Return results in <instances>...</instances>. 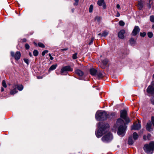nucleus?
Wrapping results in <instances>:
<instances>
[{"instance_id": "1", "label": "nucleus", "mask_w": 154, "mask_h": 154, "mask_svg": "<svg viewBox=\"0 0 154 154\" xmlns=\"http://www.w3.org/2000/svg\"><path fill=\"white\" fill-rule=\"evenodd\" d=\"M115 126L116 127H118L117 133L119 135L123 137L125 134L126 126L124 121L121 118L118 119L116 122Z\"/></svg>"}, {"instance_id": "2", "label": "nucleus", "mask_w": 154, "mask_h": 154, "mask_svg": "<svg viewBox=\"0 0 154 154\" xmlns=\"http://www.w3.org/2000/svg\"><path fill=\"white\" fill-rule=\"evenodd\" d=\"M98 127L100 128L97 131H96L95 134L97 137L100 138L107 131L109 125L100 122L98 124Z\"/></svg>"}, {"instance_id": "3", "label": "nucleus", "mask_w": 154, "mask_h": 154, "mask_svg": "<svg viewBox=\"0 0 154 154\" xmlns=\"http://www.w3.org/2000/svg\"><path fill=\"white\" fill-rule=\"evenodd\" d=\"M143 149L147 154H152L154 151V141H151L149 143L145 144Z\"/></svg>"}, {"instance_id": "4", "label": "nucleus", "mask_w": 154, "mask_h": 154, "mask_svg": "<svg viewBox=\"0 0 154 154\" xmlns=\"http://www.w3.org/2000/svg\"><path fill=\"white\" fill-rule=\"evenodd\" d=\"M95 118L97 121L105 120L107 119L106 112L105 111H97L96 113Z\"/></svg>"}, {"instance_id": "5", "label": "nucleus", "mask_w": 154, "mask_h": 154, "mask_svg": "<svg viewBox=\"0 0 154 154\" xmlns=\"http://www.w3.org/2000/svg\"><path fill=\"white\" fill-rule=\"evenodd\" d=\"M120 114L121 117L124 119L127 123L130 122L129 118L127 116V112L125 110H121Z\"/></svg>"}, {"instance_id": "6", "label": "nucleus", "mask_w": 154, "mask_h": 154, "mask_svg": "<svg viewBox=\"0 0 154 154\" xmlns=\"http://www.w3.org/2000/svg\"><path fill=\"white\" fill-rule=\"evenodd\" d=\"M112 139V134L109 133L107 134L101 138L102 141L105 143H108Z\"/></svg>"}, {"instance_id": "7", "label": "nucleus", "mask_w": 154, "mask_h": 154, "mask_svg": "<svg viewBox=\"0 0 154 154\" xmlns=\"http://www.w3.org/2000/svg\"><path fill=\"white\" fill-rule=\"evenodd\" d=\"M72 68H71L70 66H67L63 67L61 69L60 72L62 75H66L67 74L66 72H72Z\"/></svg>"}, {"instance_id": "8", "label": "nucleus", "mask_w": 154, "mask_h": 154, "mask_svg": "<svg viewBox=\"0 0 154 154\" xmlns=\"http://www.w3.org/2000/svg\"><path fill=\"white\" fill-rule=\"evenodd\" d=\"M11 55L12 57H14L17 60L20 59L21 55V53L19 51H17L15 53L13 51H11Z\"/></svg>"}, {"instance_id": "9", "label": "nucleus", "mask_w": 154, "mask_h": 154, "mask_svg": "<svg viewBox=\"0 0 154 154\" xmlns=\"http://www.w3.org/2000/svg\"><path fill=\"white\" fill-rule=\"evenodd\" d=\"M140 29L138 26H135L131 33L132 35L136 36L140 32Z\"/></svg>"}, {"instance_id": "10", "label": "nucleus", "mask_w": 154, "mask_h": 154, "mask_svg": "<svg viewBox=\"0 0 154 154\" xmlns=\"http://www.w3.org/2000/svg\"><path fill=\"white\" fill-rule=\"evenodd\" d=\"M141 128L140 124L138 122L134 124L131 127V130H138Z\"/></svg>"}, {"instance_id": "11", "label": "nucleus", "mask_w": 154, "mask_h": 154, "mask_svg": "<svg viewBox=\"0 0 154 154\" xmlns=\"http://www.w3.org/2000/svg\"><path fill=\"white\" fill-rule=\"evenodd\" d=\"M147 92L149 94L152 95L154 94V87L150 85L149 86L147 89Z\"/></svg>"}, {"instance_id": "12", "label": "nucleus", "mask_w": 154, "mask_h": 154, "mask_svg": "<svg viewBox=\"0 0 154 154\" xmlns=\"http://www.w3.org/2000/svg\"><path fill=\"white\" fill-rule=\"evenodd\" d=\"M97 5L99 6H101L103 5V8L104 9L106 8V6L104 2V0H98L97 2Z\"/></svg>"}, {"instance_id": "13", "label": "nucleus", "mask_w": 154, "mask_h": 154, "mask_svg": "<svg viewBox=\"0 0 154 154\" xmlns=\"http://www.w3.org/2000/svg\"><path fill=\"white\" fill-rule=\"evenodd\" d=\"M125 33V30L122 29L120 30L118 34L119 37L121 39H123L124 38V34Z\"/></svg>"}, {"instance_id": "14", "label": "nucleus", "mask_w": 154, "mask_h": 154, "mask_svg": "<svg viewBox=\"0 0 154 154\" xmlns=\"http://www.w3.org/2000/svg\"><path fill=\"white\" fill-rule=\"evenodd\" d=\"M17 85L14 84L13 86L14 89L11 90L10 91V94L12 95H14L17 92V91L16 89Z\"/></svg>"}, {"instance_id": "15", "label": "nucleus", "mask_w": 154, "mask_h": 154, "mask_svg": "<svg viewBox=\"0 0 154 154\" xmlns=\"http://www.w3.org/2000/svg\"><path fill=\"white\" fill-rule=\"evenodd\" d=\"M116 116V113L114 112H112L107 114H106L107 119H112L114 118Z\"/></svg>"}, {"instance_id": "16", "label": "nucleus", "mask_w": 154, "mask_h": 154, "mask_svg": "<svg viewBox=\"0 0 154 154\" xmlns=\"http://www.w3.org/2000/svg\"><path fill=\"white\" fill-rule=\"evenodd\" d=\"M152 125L151 122L147 123L146 126V130L149 131H152L153 128H152Z\"/></svg>"}, {"instance_id": "17", "label": "nucleus", "mask_w": 154, "mask_h": 154, "mask_svg": "<svg viewBox=\"0 0 154 154\" xmlns=\"http://www.w3.org/2000/svg\"><path fill=\"white\" fill-rule=\"evenodd\" d=\"M75 73L79 76H82L84 75L83 72L79 69H76L75 70Z\"/></svg>"}, {"instance_id": "18", "label": "nucleus", "mask_w": 154, "mask_h": 154, "mask_svg": "<svg viewBox=\"0 0 154 154\" xmlns=\"http://www.w3.org/2000/svg\"><path fill=\"white\" fill-rule=\"evenodd\" d=\"M97 71L96 69L94 68H92L90 69V72L92 75H95L97 74Z\"/></svg>"}, {"instance_id": "19", "label": "nucleus", "mask_w": 154, "mask_h": 154, "mask_svg": "<svg viewBox=\"0 0 154 154\" xmlns=\"http://www.w3.org/2000/svg\"><path fill=\"white\" fill-rule=\"evenodd\" d=\"M97 75L99 78H102L104 77L105 75V73L103 71H97Z\"/></svg>"}, {"instance_id": "20", "label": "nucleus", "mask_w": 154, "mask_h": 154, "mask_svg": "<svg viewBox=\"0 0 154 154\" xmlns=\"http://www.w3.org/2000/svg\"><path fill=\"white\" fill-rule=\"evenodd\" d=\"M108 62V60L106 59L103 60L102 61V63L103 65H102L101 66V67L103 69L104 68Z\"/></svg>"}, {"instance_id": "21", "label": "nucleus", "mask_w": 154, "mask_h": 154, "mask_svg": "<svg viewBox=\"0 0 154 154\" xmlns=\"http://www.w3.org/2000/svg\"><path fill=\"white\" fill-rule=\"evenodd\" d=\"M143 2L142 1H139L138 4L137 5L138 8L141 10L143 8Z\"/></svg>"}, {"instance_id": "22", "label": "nucleus", "mask_w": 154, "mask_h": 154, "mask_svg": "<svg viewBox=\"0 0 154 154\" xmlns=\"http://www.w3.org/2000/svg\"><path fill=\"white\" fill-rule=\"evenodd\" d=\"M134 141L133 140L131 136L129 137L128 138V143L129 145H131L133 144Z\"/></svg>"}, {"instance_id": "23", "label": "nucleus", "mask_w": 154, "mask_h": 154, "mask_svg": "<svg viewBox=\"0 0 154 154\" xmlns=\"http://www.w3.org/2000/svg\"><path fill=\"white\" fill-rule=\"evenodd\" d=\"M132 136L133 139L135 141L138 139L139 137L138 134L136 132H134L133 133Z\"/></svg>"}, {"instance_id": "24", "label": "nucleus", "mask_w": 154, "mask_h": 154, "mask_svg": "<svg viewBox=\"0 0 154 154\" xmlns=\"http://www.w3.org/2000/svg\"><path fill=\"white\" fill-rule=\"evenodd\" d=\"M57 64L52 65L49 68V71H52L55 69L57 67Z\"/></svg>"}, {"instance_id": "25", "label": "nucleus", "mask_w": 154, "mask_h": 154, "mask_svg": "<svg viewBox=\"0 0 154 154\" xmlns=\"http://www.w3.org/2000/svg\"><path fill=\"white\" fill-rule=\"evenodd\" d=\"M130 43L131 45H133L135 44L136 42V40H135L133 38H131L130 40Z\"/></svg>"}, {"instance_id": "26", "label": "nucleus", "mask_w": 154, "mask_h": 154, "mask_svg": "<svg viewBox=\"0 0 154 154\" xmlns=\"http://www.w3.org/2000/svg\"><path fill=\"white\" fill-rule=\"evenodd\" d=\"M109 33V32L107 31L106 30L104 31L102 34L101 35V36H103L104 37H106V36L108 35Z\"/></svg>"}, {"instance_id": "27", "label": "nucleus", "mask_w": 154, "mask_h": 154, "mask_svg": "<svg viewBox=\"0 0 154 154\" xmlns=\"http://www.w3.org/2000/svg\"><path fill=\"white\" fill-rule=\"evenodd\" d=\"M16 88L20 91H22L23 89V86L22 85H17Z\"/></svg>"}, {"instance_id": "28", "label": "nucleus", "mask_w": 154, "mask_h": 154, "mask_svg": "<svg viewBox=\"0 0 154 154\" xmlns=\"http://www.w3.org/2000/svg\"><path fill=\"white\" fill-rule=\"evenodd\" d=\"M33 54L34 56H37L38 55V53L37 50H35L33 52Z\"/></svg>"}, {"instance_id": "29", "label": "nucleus", "mask_w": 154, "mask_h": 154, "mask_svg": "<svg viewBox=\"0 0 154 154\" xmlns=\"http://www.w3.org/2000/svg\"><path fill=\"white\" fill-rule=\"evenodd\" d=\"M93 5H91L89 7V12L90 13H91L93 11Z\"/></svg>"}, {"instance_id": "30", "label": "nucleus", "mask_w": 154, "mask_h": 154, "mask_svg": "<svg viewBox=\"0 0 154 154\" xmlns=\"http://www.w3.org/2000/svg\"><path fill=\"white\" fill-rule=\"evenodd\" d=\"M153 33L152 32H149L147 33L148 37L149 38H151L153 36Z\"/></svg>"}, {"instance_id": "31", "label": "nucleus", "mask_w": 154, "mask_h": 154, "mask_svg": "<svg viewBox=\"0 0 154 154\" xmlns=\"http://www.w3.org/2000/svg\"><path fill=\"white\" fill-rule=\"evenodd\" d=\"M38 46L41 48H44L45 47V45L41 42H38Z\"/></svg>"}, {"instance_id": "32", "label": "nucleus", "mask_w": 154, "mask_h": 154, "mask_svg": "<svg viewBox=\"0 0 154 154\" xmlns=\"http://www.w3.org/2000/svg\"><path fill=\"white\" fill-rule=\"evenodd\" d=\"M2 85L3 86L6 88L7 87V85L6 83L5 82L4 80H3L2 81Z\"/></svg>"}, {"instance_id": "33", "label": "nucleus", "mask_w": 154, "mask_h": 154, "mask_svg": "<svg viewBox=\"0 0 154 154\" xmlns=\"http://www.w3.org/2000/svg\"><path fill=\"white\" fill-rule=\"evenodd\" d=\"M24 62L26 63L27 65H28L29 63V60L27 58H24L23 59Z\"/></svg>"}, {"instance_id": "34", "label": "nucleus", "mask_w": 154, "mask_h": 154, "mask_svg": "<svg viewBox=\"0 0 154 154\" xmlns=\"http://www.w3.org/2000/svg\"><path fill=\"white\" fill-rule=\"evenodd\" d=\"M146 34V33L144 32H140V35L141 37H143L145 36Z\"/></svg>"}, {"instance_id": "35", "label": "nucleus", "mask_w": 154, "mask_h": 154, "mask_svg": "<svg viewBox=\"0 0 154 154\" xmlns=\"http://www.w3.org/2000/svg\"><path fill=\"white\" fill-rule=\"evenodd\" d=\"M77 53H75L74 54H73L72 55V58L73 59H75L77 58Z\"/></svg>"}, {"instance_id": "36", "label": "nucleus", "mask_w": 154, "mask_h": 154, "mask_svg": "<svg viewBox=\"0 0 154 154\" xmlns=\"http://www.w3.org/2000/svg\"><path fill=\"white\" fill-rule=\"evenodd\" d=\"M119 24L121 26H124L125 25V23L122 20L119 21Z\"/></svg>"}, {"instance_id": "37", "label": "nucleus", "mask_w": 154, "mask_h": 154, "mask_svg": "<svg viewBox=\"0 0 154 154\" xmlns=\"http://www.w3.org/2000/svg\"><path fill=\"white\" fill-rule=\"evenodd\" d=\"M150 20L152 22H154V17L153 16H151L150 17Z\"/></svg>"}, {"instance_id": "38", "label": "nucleus", "mask_w": 154, "mask_h": 154, "mask_svg": "<svg viewBox=\"0 0 154 154\" xmlns=\"http://www.w3.org/2000/svg\"><path fill=\"white\" fill-rule=\"evenodd\" d=\"M95 20L99 22L100 21V18L99 17L97 16L95 17Z\"/></svg>"}, {"instance_id": "39", "label": "nucleus", "mask_w": 154, "mask_h": 154, "mask_svg": "<svg viewBox=\"0 0 154 154\" xmlns=\"http://www.w3.org/2000/svg\"><path fill=\"white\" fill-rule=\"evenodd\" d=\"M25 47L26 50H28L30 46L29 44H26L25 45Z\"/></svg>"}, {"instance_id": "40", "label": "nucleus", "mask_w": 154, "mask_h": 154, "mask_svg": "<svg viewBox=\"0 0 154 154\" xmlns=\"http://www.w3.org/2000/svg\"><path fill=\"white\" fill-rule=\"evenodd\" d=\"M75 1V3H74V5H78V3L79 2V0H74Z\"/></svg>"}, {"instance_id": "41", "label": "nucleus", "mask_w": 154, "mask_h": 154, "mask_svg": "<svg viewBox=\"0 0 154 154\" xmlns=\"http://www.w3.org/2000/svg\"><path fill=\"white\" fill-rule=\"evenodd\" d=\"M94 38H92L90 42L89 43V45H91L93 43V41L94 40Z\"/></svg>"}, {"instance_id": "42", "label": "nucleus", "mask_w": 154, "mask_h": 154, "mask_svg": "<svg viewBox=\"0 0 154 154\" xmlns=\"http://www.w3.org/2000/svg\"><path fill=\"white\" fill-rule=\"evenodd\" d=\"M151 102L154 105V97H152L151 99Z\"/></svg>"}, {"instance_id": "43", "label": "nucleus", "mask_w": 154, "mask_h": 154, "mask_svg": "<svg viewBox=\"0 0 154 154\" xmlns=\"http://www.w3.org/2000/svg\"><path fill=\"white\" fill-rule=\"evenodd\" d=\"M152 123L154 126V117H152L151 118Z\"/></svg>"}, {"instance_id": "44", "label": "nucleus", "mask_w": 154, "mask_h": 154, "mask_svg": "<svg viewBox=\"0 0 154 154\" xmlns=\"http://www.w3.org/2000/svg\"><path fill=\"white\" fill-rule=\"evenodd\" d=\"M68 48H65L62 49H61V50L62 51H66L68 50Z\"/></svg>"}, {"instance_id": "45", "label": "nucleus", "mask_w": 154, "mask_h": 154, "mask_svg": "<svg viewBox=\"0 0 154 154\" xmlns=\"http://www.w3.org/2000/svg\"><path fill=\"white\" fill-rule=\"evenodd\" d=\"M22 41L23 42H25L26 41V38H23L22 39Z\"/></svg>"}, {"instance_id": "46", "label": "nucleus", "mask_w": 154, "mask_h": 154, "mask_svg": "<svg viewBox=\"0 0 154 154\" xmlns=\"http://www.w3.org/2000/svg\"><path fill=\"white\" fill-rule=\"evenodd\" d=\"M151 137V135L150 134H148L147 135V137L148 138V139L149 140V138Z\"/></svg>"}, {"instance_id": "47", "label": "nucleus", "mask_w": 154, "mask_h": 154, "mask_svg": "<svg viewBox=\"0 0 154 154\" xmlns=\"http://www.w3.org/2000/svg\"><path fill=\"white\" fill-rule=\"evenodd\" d=\"M116 7L117 8L119 9L120 8V5L119 4H117L116 5Z\"/></svg>"}, {"instance_id": "48", "label": "nucleus", "mask_w": 154, "mask_h": 154, "mask_svg": "<svg viewBox=\"0 0 154 154\" xmlns=\"http://www.w3.org/2000/svg\"><path fill=\"white\" fill-rule=\"evenodd\" d=\"M45 54V53L44 52V51H43L42 53V55L43 56H44Z\"/></svg>"}, {"instance_id": "49", "label": "nucleus", "mask_w": 154, "mask_h": 154, "mask_svg": "<svg viewBox=\"0 0 154 154\" xmlns=\"http://www.w3.org/2000/svg\"><path fill=\"white\" fill-rule=\"evenodd\" d=\"M29 55L30 57H32V53L31 52L29 53Z\"/></svg>"}, {"instance_id": "50", "label": "nucleus", "mask_w": 154, "mask_h": 154, "mask_svg": "<svg viewBox=\"0 0 154 154\" xmlns=\"http://www.w3.org/2000/svg\"><path fill=\"white\" fill-rule=\"evenodd\" d=\"M44 51L45 53V54L46 53H47L48 52V50H45Z\"/></svg>"}, {"instance_id": "51", "label": "nucleus", "mask_w": 154, "mask_h": 154, "mask_svg": "<svg viewBox=\"0 0 154 154\" xmlns=\"http://www.w3.org/2000/svg\"><path fill=\"white\" fill-rule=\"evenodd\" d=\"M50 59L51 60H53V59H54V58L53 57L51 56V57H50Z\"/></svg>"}, {"instance_id": "52", "label": "nucleus", "mask_w": 154, "mask_h": 154, "mask_svg": "<svg viewBox=\"0 0 154 154\" xmlns=\"http://www.w3.org/2000/svg\"><path fill=\"white\" fill-rule=\"evenodd\" d=\"M4 88H1V91L2 92H3V91H4Z\"/></svg>"}, {"instance_id": "53", "label": "nucleus", "mask_w": 154, "mask_h": 154, "mask_svg": "<svg viewBox=\"0 0 154 154\" xmlns=\"http://www.w3.org/2000/svg\"><path fill=\"white\" fill-rule=\"evenodd\" d=\"M120 16V14H119L118 13L117 14V17H119Z\"/></svg>"}, {"instance_id": "54", "label": "nucleus", "mask_w": 154, "mask_h": 154, "mask_svg": "<svg viewBox=\"0 0 154 154\" xmlns=\"http://www.w3.org/2000/svg\"><path fill=\"white\" fill-rule=\"evenodd\" d=\"M152 29H154V24L152 25Z\"/></svg>"}, {"instance_id": "55", "label": "nucleus", "mask_w": 154, "mask_h": 154, "mask_svg": "<svg viewBox=\"0 0 154 154\" xmlns=\"http://www.w3.org/2000/svg\"><path fill=\"white\" fill-rule=\"evenodd\" d=\"M101 35H102V34H101L100 33L98 34V35H101Z\"/></svg>"}, {"instance_id": "56", "label": "nucleus", "mask_w": 154, "mask_h": 154, "mask_svg": "<svg viewBox=\"0 0 154 154\" xmlns=\"http://www.w3.org/2000/svg\"><path fill=\"white\" fill-rule=\"evenodd\" d=\"M49 56L50 57H51V55L50 54H49Z\"/></svg>"}, {"instance_id": "57", "label": "nucleus", "mask_w": 154, "mask_h": 154, "mask_svg": "<svg viewBox=\"0 0 154 154\" xmlns=\"http://www.w3.org/2000/svg\"><path fill=\"white\" fill-rule=\"evenodd\" d=\"M149 8H151V5H150V4H149Z\"/></svg>"}, {"instance_id": "58", "label": "nucleus", "mask_w": 154, "mask_h": 154, "mask_svg": "<svg viewBox=\"0 0 154 154\" xmlns=\"http://www.w3.org/2000/svg\"><path fill=\"white\" fill-rule=\"evenodd\" d=\"M145 137H146V136H143V139H145V140H146V139H145Z\"/></svg>"}, {"instance_id": "59", "label": "nucleus", "mask_w": 154, "mask_h": 154, "mask_svg": "<svg viewBox=\"0 0 154 154\" xmlns=\"http://www.w3.org/2000/svg\"><path fill=\"white\" fill-rule=\"evenodd\" d=\"M34 43L35 45H37V44L35 43V42H34Z\"/></svg>"}, {"instance_id": "60", "label": "nucleus", "mask_w": 154, "mask_h": 154, "mask_svg": "<svg viewBox=\"0 0 154 154\" xmlns=\"http://www.w3.org/2000/svg\"><path fill=\"white\" fill-rule=\"evenodd\" d=\"M72 12H73L74 10L73 9H72Z\"/></svg>"}, {"instance_id": "61", "label": "nucleus", "mask_w": 154, "mask_h": 154, "mask_svg": "<svg viewBox=\"0 0 154 154\" xmlns=\"http://www.w3.org/2000/svg\"><path fill=\"white\" fill-rule=\"evenodd\" d=\"M153 77L154 78V74L153 75Z\"/></svg>"}, {"instance_id": "62", "label": "nucleus", "mask_w": 154, "mask_h": 154, "mask_svg": "<svg viewBox=\"0 0 154 154\" xmlns=\"http://www.w3.org/2000/svg\"><path fill=\"white\" fill-rule=\"evenodd\" d=\"M39 77V78H41V77Z\"/></svg>"}, {"instance_id": "63", "label": "nucleus", "mask_w": 154, "mask_h": 154, "mask_svg": "<svg viewBox=\"0 0 154 154\" xmlns=\"http://www.w3.org/2000/svg\"><path fill=\"white\" fill-rule=\"evenodd\" d=\"M39 77V78H41V77Z\"/></svg>"}]
</instances>
